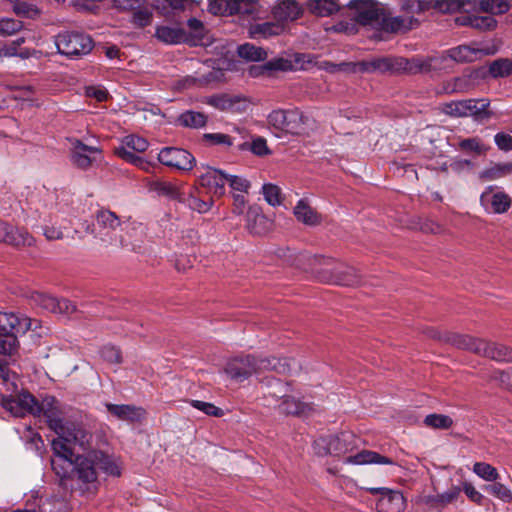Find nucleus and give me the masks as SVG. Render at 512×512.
I'll return each mask as SVG.
<instances>
[{
	"mask_svg": "<svg viewBox=\"0 0 512 512\" xmlns=\"http://www.w3.org/2000/svg\"><path fill=\"white\" fill-rule=\"evenodd\" d=\"M191 405L198 409L199 411H202L206 415L214 416V417H221L223 416L224 412L221 408L215 406L212 403L204 402L200 400H191Z\"/></svg>",
	"mask_w": 512,
	"mask_h": 512,
	"instance_id": "obj_54",
	"label": "nucleus"
},
{
	"mask_svg": "<svg viewBox=\"0 0 512 512\" xmlns=\"http://www.w3.org/2000/svg\"><path fill=\"white\" fill-rule=\"evenodd\" d=\"M55 44L60 54L70 58L87 55L93 48V41L88 35L76 32L58 34Z\"/></svg>",
	"mask_w": 512,
	"mask_h": 512,
	"instance_id": "obj_8",
	"label": "nucleus"
},
{
	"mask_svg": "<svg viewBox=\"0 0 512 512\" xmlns=\"http://www.w3.org/2000/svg\"><path fill=\"white\" fill-rule=\"evenodd\" d=\"M298 363L291 358L266 357L258 358L254 355H239L230 358L225 365L227 376L236 381L243 382L252 375L265 371H276L279 374H288L295 370Z\"/></svg>",
	"mask_w": 512,
	"mask_h": 512,
	"instance_id": "obj_2",
	"label": "nucleus"
},
{
	"mask_svg": "<svg viewBox=\"0 0 512 512\" xmlns=\"http://www.w3.org/2000/svg\"><path fill=\"white\" fill-rule=\"evenodd\" d=\"M261 192L263 194L265 201L269 205H271L273 207L282 205V203H283L282 190L278 185L273 184V183H265L262 186Z\"/></svg>",
	"mask_w": 512,
	"mask_h": 512,
	"instance_id": "obj_34",
	"label": "nucleus"
},
{
	"mask_svg": "<svg viewBox=\"0 0 512 512\" xmlns=\"http://www.w3.org/2000/svg\"><path fill=\"white\" fill-rule=\"evenodd\" d=\"M102 359L111 364H120L122 355L119 348L113 345H105L100 349Z\"/></svg>",
	"mask_w": 512,
	"mask_h": 512,
	"instance_id": "obj_51",
	"label": "nucleus"
},
{
	"mask_svg": "<svg viewBox=\"0 0 512 512\" xmlns=\"http://www.w3.org/2000/svg\"><path fill=\"white\" fill-rule=\"evenodd\" d=\"M282 398V402L278 405V410L282 414L300 416L310 410L308 404L292 396H283Z\"/></svg>",
	"mask_w": 512,
	"mask_h": 512,
	"instance_id": "obj_29",
	"label": "nucleus"
},
{
	"mask_svg": "<svg viewBox=\"0 0 512 512\" xmlns=\"http://www.w3.org/2000/svg\"><path fill=\"white\" fill-rule=\"evenodd\" d=\"M18 346L17 336L0 332V354L11 356Z\"/></svg>",
	"mask_w": 512,
	"mask_h": 512,
	"instance_id": "obj_50",
	"label": "nucleus"
},
{
	"mask_svg": "<svg viewBox=\"0 0 512 512\" xmlns=\"http://www.w3.org/2000/svg\"><path fill=\"white\" fill-rule=\"evenodd\" d=\"M349 8L357 11L356 21L361 25L381 26L384 19V10L377 6L373 0H351Z\"/></svg>",
	"mask_w": 512,
	"mask_h": 512,
	"instance_id": "obj_10",
	"label": "nucleus"
},
{
	"mask_svg": "<svg viewBox=\"0 0 512 512\" xmlns=\"http://www.w3.org/2000/svg\"><path fill=\"white\" fill-rule=\"evenodd\" d=\"M37 233H42L47 240H75L83 239V232H87L90 226H35Z\"/></svg>",
	"mask_w": 512,
	"mask_h": 512,
	"instance_id": "obj_16",
	"label": "nucleus"
},
{
	"mask_svg": "<svg viewBox=\"0 0 512 512\" xmlns=\"http://www.w3.org/2000/svg\"><path fill=\"white\" fill-rule=\"evenodd\" d=\"M96 152H98L96 148L87 146L80 141H76L71 155L72 162L80 168H87L92 162L89 154Z\"/></svg>",
	"mask_w": 512,
	"mask_h": 512,
	"instance_id": "obj_28",
	"label": "nucleus"
},
{
	"mask_svg": "<svg viewBox=\"0 0 512 512\" xmlns=\"http://www.w3.org/2000/svg\"><path fill=\"white\" fill-rule=\"evenodd\" d=\"M480 10L490 14H503L509 10V4L505 0H481Z\"/></svg>",
	"mask_w": 512,
	"mask_h": 512,
	"instance_id": "obj_40",
	"label": "nucleus"
},
{
	"mask_svg": "<svg viewBox=\"0 0 512 512\" xmlns=\"http://www.w3.org/2000/svg\"><path fill=\"white\" fill-rule=\"evenodd\" d=\"M178 122L181 126L188 128H202L207 123V116L201 112L188 110L183 112L178 117Z\"/></svg>",
	"mask_w": 512,
	"mask_h": 512,
	"instance_id": "obj_32",
	"label": "nucleus"
},
{
	"mask_svg": "<svg viewBox=\"0 0 512 512\" xmlns=\"http://www.w3.org/2000/svg\"><path fill=\"white\" fill-rule=\"evenodd\" d=\"M312 447L314 453L319 457L341 456L351 452L356 447V437L351 432L320 436L314 440Z\"/></svg>",
	"mask_w": 512,
	"mask_h": 512,
	"instance_id": "obj_6",
	"label": "nucleus"
},
{
	"mask_svg": "<svg viewBox=\"0 0 512 512\" xmlns=\"http://www.w3.org/2000/svg\"><path fill=\"white\" fill-rule=\"evenodd\" d=\"M480 201L487 211L493 213H504L511 204V199L506 193H493L491 190L483 192Z\"/></svg>",
	"mask_w": 512,
	"mask_h": 512,
	"instance_id": "obj_20",
	"label": "nucleus"
},
{
	"mask_svg": "<svg viewBox=\"0 0 512 512\" xmlns=\"http://www.w3.org/2000/svg\"><path fill=\"white\" fill-rule=\"evenodd\" d=\"M281 61H278V62H268V63H265L261 66H251L249 68V75L252 76V77H257L259 75H262L264 74L265 72L267 71H271V70H277V69H281Z\"/></svg>",
	"mask_w": 512,
	"mask_h": 512,
	"instance_id": "obj_62",
	"label": "nucleus"
},
{
	"mask_svg": "<svg viewBox=\"0 0 512 512\" xmlns=\"http://www.w3.org/2000/svg\"><path fill=\"white\" fill-rule=\"evenodd\" d=\"M366 490L372 495H381L376 503L377 512H402L405 509L406 501L399 491L384 487H371Z\"/></svg>",
	"mask_w": 512,
	"mask_h": 512,
	"instance_id": "obj_12",
	"label": "nucleus"
},
{
	"mask_svg": "<svg viewBox=\"0 0 512 512\" xmlns=\"http://www.w3.org/2000/svg\"><path fill=\"white\" fill-rule=\"evenodd\" d=\"M473 168V163L467 159H453L449 165L445 162L441 165L442 171H448V169L456 172L462 173L465 171H470Z\"/></svg>",
	"mask_w": 512,
	"mask_h": 512,
	"instance_id": "obj_53",
	"label": "nucleus"
},
{
	"mask_svg": "<svg viewBox=\"0 0 512 512\" xmlns=\"http://www.w3.org/2000/svg\"><path fill=\"white\" fill-rule=\"evenodd\" d=\"M496 52L494 48L490 47H474L469 45H461L452 48L448 51L449 57L460 63L474 62L481 59L483 56L493 55Z\"/></svg>",
	"mask_w": 512,
	"mask_h": 512,
	"instance_id": "obj_17",
	"label": "nucleus"
},
{
	"mask_svg": "<svg viewBox=\"0 0 512 512\" xmlns=\"http://www.w3.org/2000/svg\"><path fill=\"white\" fill-rule=\"evenodd\" d=\"M418 21L414 17H387L384 14L382 29L387 32H403L412 29Z\"/></svg>",
	"mask_w": 512,
	"mask_h": 512,
	"instance_id": "obj_26",
	"label": "nucleus"
},
{
	"mask_svg": "<svg viewBox=\"0 0 512 512\" xmlns=\"http://www.w3.org/2000/svg\"><path fill=\"white\" fill-rule=\"evenodd\" d=\"M459 148L466 152H474L478 155L484 154L488 148L476 137L463 139L459 142Z\"/></svg>",
	"mask_w": 512,
	"mask_h": 512,
	"instance_id": "obj_46",
	"label": "nucleus"
},
{
	"mask_svg": "<svg viewBox=\"0 0 512 512\" xmlns=\"http://www.w3.org/2000/svg\"><path fill=\"white\" fill-rule=\"evenodd\" d=\"M123 147L127 150L131 149L133 151L142 153L147 150L149 143L148 141L137 135H128L123 139Z\"/></svg>",
	"mask_w": 512,
	"mask_h": 512,
	"instance_id": "obj_48",
	"label": "nucleus"
},
{
	"mask_svg": "<svg viewBox=\"0 0 512 512\" xmlns=\"http://www.w3.org/2000/svg\"><path fill=\"white\" fill-rule=\"evenodd\" d=\"M346 464L352 465H365V464H383V465H394L393 459L383 456L378 452L371 450H362L355 455L347 457L344 461Z\"/></svg>",
	"mask_w": 512,
	"mask_h": 512,
	"instance_id": "obj_24",
	"label": "nucleus"
},
{
	"mask_svg": "<svg viewBox=\"0 0 512 512\" xmlns=\"http://www.w3.org/2000/svg\"><path fill=\"white\" fill-rule=\"evenodd\" d=\"M203 103L210 105L220 111L232 112V113H240L245 111L249 102L238 95H228V94H216L211 96H206L203 100Z\"/></svg>",
	"mask_w": 512,
	"mask_h": 512,
	"instance_id": "obj_15",
	"label": "nucleus"
},
{
	"mask_svg": "<svg viewBox=\"0 0 512 512\" xmlns=\"http://www.w3.org/2000/svg\"><path fill=\"white\" fill-rule=\"evenodd\" d=\"M23 24L20 20L13 18L0 19V35L9 36L21 30Z\"/></svg>",
	"mask_w": 512,
	"mask_h": 512,
	"instance_id": "obj_52",
	"label": "nucleus"
},
{
	"mask_svg": "<svg viewBox=\"0 0 512 512\" xmlns=\"http://www.w3.org/2000/svg\"><path fill=\"white\" fill-rule=\"evenodd\" d=\"M297 260V265L301 269L317 273L318 277L324 282L342 286H355L361 283L360 276L353 267L340 265L331 271H321L318 266L328 264L331 260L324 256L300 253Z\"/></svg>",
	"mask_w": 512,
	"mask_h": 512,
	"instance_id": "obj_4",
	"label": "nucleus"
},
{
	"mask_svg": "<svg viewBox=\"0 0 512 512\" xmlns=\"http://www.w3.org/2000/svg\"><path fill=\"white\" fill-rule=\"evenodd\" d=\"M199 183L202 187L208 189L214 196L220 197L225 193L226 174L214 168L198 175Z\"/></svg>",
	"mask_w": 512,
	"mask_h": 512,
	"instance_id": "obj_18",
	"label": "nucleus"
},
{
	"mask_svg": "<svg viewBox=\"0 0 512 512\" xmlns=\"http://www.w3.org/2000/svg\"><path fill=\"white\" fill-rule=\"evenodd\" d=\"M424 423L436 429H449L453 425V420L448 415L443 414H429L425 417Z\"/></svg>",
	"mask_w": 512,
	"mask_h": 512,
	"instance_id": "obj_42",
	"label": "nucleus"
},
{
	"mask_svg": "<svg viewBox=\"0 0 512 512\" xmlns=\"http://www.w3.org/2000/svg\"><path fill=\"white\" fill-rule=\"evenodd\" d=\"M0 242L14 246L31 245L32 237L25 226H0Z\"/></svg>",
	"mask_w": 512,
	"mask_h": 512,
	"instance_id": "obj_21",
	"label": "nucleus"
},
{
	"mask_svg": "<svg viewBox=\"0 0 512 512\" xmlns=\"http://www.w3.org/2000/svg\"><path fill=\"white\" fill-rule=\"evenodd\" d=\"M238 55L248 61H262L267 57V53L263 48L249 43L239 46Z\"/></svg>",
	"mask_w": 512,
	"mask_h": 512,
	"instance_id": "obj_35",
	"label": "nucleus"
},
{
	"mask_svg": "<svg viewBox=\"0 0 512 512\" xmlns=\"http://www.w3.org/2000/svg\"><path fill=\"white\" fill-rule=\"evenodd\" d=\"M2 407L15 417H23L26 414L40 416L39 401L28 391H21L14 397H4Z\"/></svg>",
	"mask_w": 512,
	"mask_h": 512,
	"instance_id": "obj_9",
	"label": "nucleus"
},
{
	"mask_svg": "<svg viewBox=\"0 0 512 512\" xmlns=\"http://www.w3.org/2000/svg\"><path fill=\"white\" fill-rule=\"evenodd\" d=\"M63 502L54 496L40 497L36 512H60Z\"/></svg>",
	"mask_w": 512,
	"mask_h": 512,
	"instance_id": "obj_44",
	"label": "nucleus"
},
{
	"mask_svg": "<svg viewBox=\"0 0 512 512\" xmlns=\"http://www.w3.org/2000/svg\"><path fill=\"white\" fill-rule=\"evenodd\" d=\"M70 444L62 440H52L51 443V466L65 489L78 490L82 495L95 494L99 486L97 469L111 476L121 475L111 456L100 450L75 454Z\"/></svg>",
	"mask_w": 512,
	"mask_h": 512,
	"instance_id": "obj_1",
	"label": "nucleus"
},
{
	"mask_svg": "<svg viewBox=\"0 0 512 512\" xmlns=\"http://www.w3.org/2000/svg\"><path fill=\"white\" fill-rule=\"evenodd\" d=\"M267 121L276 130L301 135L306 132L309 119L298 109H277L268 115Z\"/></svg>",
	"mask_w": 512,
	"mask_h": 512,
	"instance_id": "obj_7",
	"label": "nucleus"
},
{
	"mask_svg": "<svg viewBox=\"0 0 512 512\" xmlns=\"http://www.w3.org/2000/svg\"><path fill=\"white\" fill-rule=\"evenodd\" d=\"M226 182L229 183L233 193L236 194H247L251 186L246 178L236 175L226 174Z\"/></svg>",
	"mask_w": 512,
	"mask_h": 512,
	"instance_id": "obj_49",
	"label": "nucleus"
},
{
	"mask_svg": "<svg viewBox=\"0 0 512 512\" xmlns=\"http://www.w3.org/2000/svg\"><path fill=\"white\" fill-rule=\"evenodd\" d=\"M30 299L35 306H38L48 312L65 315H70L76 312V305L65 298L58 299L43 292H33Z\"/></svg>",
	"mask_w": 512,
	"mask_h": 512,
	"instance_id": "obj_13",
	"label": "nucleus"
},
{
	"mask_svg": "<svg viewBox=\"0 0 512 512\" xmlns=\"http://www.w3.org/2000/svg\"><path fill=\"white\" fill-rule=\"evenodd\" d=\"M488 102L485 99H468L455 101L445 105L444 112L455 117L475 116L478 119L487 118Z\"/></svg>",
	"mask_w": 512,
	"mask_h": 512,
	"instance_id": "obj_11",
	"label": "nucleus"
},
{
	"mask_svg": "<svg viewBox=\"0 0 512 512\" xmlns=\"http://www.w3.org/2000/svg\"><path fill=\"white\" fill-rule=\"evenodd\" d=\"M512 174V162L495 163L480 172V178L493 181Z\"/></svg>",
	"mask_w": 512,
	"mask_h": 512,
	"instance_id": "obj_30",
	"label": "nucleus"
},
{
	"mask_svg": "<svg viewBox=\"0 0 512 512\" xmlns=\"http://www.w3.org/2000/svg\"><path fill=\"white\" fill-rule=\"evenodd\" d=\"M294 215L303 224H316L322 221L321 216L309 205L305 199H301L294 207Z\"/></svg>",
	"mask_w": 512,
	"mask_h": 512,
	"instance_id": "obj_27",
	"label": "nucleus"
},
{
	"mask_svg": "<svg viewBox=\"0 0 512 512\" xmlns=\"http://www.w3.org/2000/svg\"><path fill=\"white\" fill-rule=\"evenodd\" d=\"M151 20L152 11L150 9H139L133 13L132 22L139 27H144L150 24Z\"/></svg>",
	"mask_w": 512,
	"mask_h": 512,
	"instance_id": "obj_59",
	"label": "nucleus"
},
{
	"mask_svg": "<svg viewBox=\"0 0 512 512\" xmlns=\"http://www.w3.org/2000/svg\"><path fill=\"white\" fill-rule=\"evenodd\" d=\"M39 410L40 415L46 418L48 427L58 435L55 440L77 444L83 448L89 442L90 434L81 424L64 419L59 401L54 396H45L39 402Z\"/></svg>",
	"mask_w": 512,
	"mask_h": 512,
	"instance_id": "obj_3",
	"label": "nucleus"
},
{
	"mask_svg": "<svg viewBox=\"0 0 512 512\" xmlns=\"http://www.w3.org/2000/svg\"><path fill=\"white\" fill-rule=\"evenodd\" d=\"M460 492H461V488L452 487L451 489L445 491L444 493L438 494L434 500H435V502L442 504V505L449 504L458 498V496L460 495Z\"/></svg>",
	"mask_w": 512,
	"mask_h": 512,
	"instance_id": "obj_61",
	"label": "nucleus"
},
{
	"mask_svg": "<svg viewBox=\"0 0 512 512\" xmlns=\"http://www.w3.org/2000/svg\"><path fill=\"white\" fill-rule=\"evenodd\" d=\"M105 407L110 414L122 421L139 422L146 414L142 407L131 404L106 403Z\"/></svg>",
	"mask_w": 512,
	"mask_h": 512,
	"instance_id": "obj_19",
	"label": "nucleus"
},
{
	"mask_svg": "<svg viewBox=\"0 0 512 512\" xmlns=\"http://www.w3.org/2000/svg\"><path fill=\"white\" fill-rule=\"evenodd\" d=\"M495 144L497 147L502 151H511L512 150V136L504 133L499 132L494 137Z\"/></svg>",
	"mask_w": 512,
	"mask_h": 512,
	"instance_id": "obj_63",
	"label": "nucleus"
},
{
	"mask_svg": "<svg viewBox=\"0 0 512 512\" xmlns=\"http://www.w3.org/2000/svg\"><path fill=\"white\" fill-rule=\"evenodd\" d=\"M156 37L167 44H178L184 40V32L181 29L168 26H159L156 29Z\"/></svg>",
	"mask_w": 512,
	"mask_h": 512,
	"instance_id": "obj_33",
	"label": "nucleus"
},
{
	"mask_svg": "<svg viewBox=\"0 0 512 512\" xmlns=\"http://www.w3.org/2000/svg\"><path fill=\"white\" fill-rule=\"evenodd\" d=\"M203 138L212 145H221L230 147L234 143V139L223 133H205Z\"/></svg>",
	"mask_w": 512,
	"mask_h": 512,
	"instance_id": "obj_56",
	"label": "nucleus"
},
{
	"mask_svg": "<svg viewBox=\"0 0 512 512\" xmlns=\"http://www.w3.org/2000/svg\"><path fill=\"white\" fill-rule=\"evenodd\" d=\"M469 0H436L433 7L442 13H452L464 8Z\"/></svg>",
	"mask_w": 512,
	"mask_h": 512,
	"instance_id": "obj_41",
	"label": "nucleus"
},
{
	"mask_svg": "<svg viewBox=\"0 0 512 512\" xmlns=\"http://www.w3.org/2000/svg\"><path fill=\"white\" fill-rule=\"evenodd\" d=\"M447 340L457 348L471 351L497 362H512V348L507 345L462 334H452Z\"/></svg>",
	"mask_w": 512,
	"mask_h": 512,
	"instance_id": "obj_5",
	"label": "nucleus"
},
{
	"mask_svg": "<svg viewBox=\"0 0 512 512\" xmlns=\"http://www.w3.org/2000/svg\"><path fill=\"white\" fill-rule=\"evenodd\" d=\"M473 472L485 481H496L500 475L495 467L486 462H476L473 465Z\"/></svg>",
	"mask_w": 512,
	"mask_h": 512,
	"instance_id": "obj_37",
	"label": "nucleus"
},
{
	"mask_svg": "<svg viewBox=\"0 0 512 512\" xmlns=\"http://www.w3.org/2000/svg\"><path fill=\"white\" fill-rule=\"evenodd\" d=\"M284 29V24L278 21L253 24L249 27V35L253 39H267L272 36L280 35Z\"/></svg>",
	"mask_w": 512,
	"mask_h": 512,
	"instance_id": "obj_25",
	"label": "nucleus"
},
{
	"mask_svg": "<svg viewBox=\"0 0 512 512\" xmlns=\"http://www.w3.org/2000/svg\"><path fill=\"white\" fill-rule=\"evenodd\" d=\"M117 154L119 155V157H121L128 163H131L145 171H148L150 168V163L148 161H146L143 157H140L134 154L133 152L127 150L124 147L119 148L117 150Z\"/></svg>",
	"mask_w": 512,
	"mask_h": 512,
	"instance_id": "obj_43",
	"label": "nucleus"
},
{
	"mask_svg": "<svg viewBox=\"0 0 512 512\" xmlns=\"http://www.w3.org/2000/svg\"><path fill=\"white\" fill-rule=\"evenodd\" d=\"M301 12V7L295 0H281L272 9L274 18L282 24L296 20Z\"/></svg>",
	"mask_w": 512,
	"mask_h": 512,
	"instance_id": "obj_22",
	"label": "nucleus"
},
{
	"mask_svg": "<svg viewBox=\"0 0 512 512\" xmlns=\"http://www.w3.org/2000/svg\"><path fill=\"white\" fill-rule=\"evenodd\" d=\"M233 6L230 10L232 14H255L259 10V2L257 0H233Z\"/></svg>",
	"mask_w": 512,
	"mask_h": 512,
	"instance_id": "obj_39",
	"label": "nucleus"
},
{
	"mask_svg": "<svg viewBox=\"0 0 512 512\" xmlns=\"http://www.w3.org/2000/svg\"><path fill=\"white\" fill-rule=\"evenodd\" d=\"M431 59H420V58H413L409 62L408 69L410 71L414 72H425L429 71L431 68Z\"/></svg>",
	"mask_w": 512,
	"mask_h": 512,
	"instance_id": "obj_64",
	"label": "nucleus"
},
{
	"mask_svg": "<svg viewBox=\"0 0 512 512\" xmlns=\"http://www.w3.org/2000/svg\"><path fill=\"white\" fill-rule=\"evenodd\" d=\"M462 490L472 502L477 505L483 504L485 497L470 482H464Z\"/></svg>",
	"mask_w": 512,
	"mask_h": 512,
	"instance_id": "obj_60",
	"label": "nucleus"
},
{
	"mask_svg": "<svg viewBox=\"0 0 512 512\" xmlns=\"http://www.w3.org/2000/svg\"><path fill=\"white\" fill-rule=\"evenodd\" d=\"M364 70L366 71H380L386 72L394 68V60L391 58H378L369 62L363 63Z\"/></svg>",
	"mask_w": 512,
	"mask_h": 512,
	"instance_id": "obj_47",
	"label": "nucleus"
},
{
	"mask_svg": "<svg viewBox=\"0 0 512 512\" xmlns=\"http://www.w3.org/2000/svg\"><path fill=\"white\" fill-rule=\"evenodd\" d=\"M115 226H90L87 232H83V238L86 235H92L93 238L100 237V240L104 243H112L114 241L113 236L116 232Z\"/></svg>",
	"mask_w": 512,
	"mask_h": 512,
	"instance_id": "obj_36",
	"label": "nucleus"
},
{
	"mask_svg": "<svg viewBox=\"0 0 512 512\" xmlns=\"http://www.w3.org/2000/svg\"><path fill=\"white\" fill-rule=\"evenodd\" d=\"M431 3L424 0H402L401 8L408 13H421L429 9Z\"/></svg>",
	"mask_w": 512,
	"mask_h": 512,
	"instance_id": "obj_55",
	"label": "nucleus"
},
{
	"mask_svg": "<svg viewBox=\"0 0 512 512\" xmlns=\"http://www.w3.org/2000/svg\"><path fill=\"white\" fill-rule=\"evenodd\" d=\"M497 21L492 15L478 16L470 19V25L482 30H491L496 27Z\"/></svg>",
	"mask_w": 512,
	"mask_h": 512,
	"instance_id": "obj_58",
	"label": "nucleus"
},
{
	"mask_svg": "<svg viewBox=\"0 0 512 512\" xmlns=\"http://www.w3.org/2000/svg\"><path fill=\"white\" fill-rule=\"evenodd\" d=\"M160 163L178 170H191L195 164V158L187 150L165 147L158 154Z\"/></svg>",
	"mask_w": 512,
	"mask_h": 512,
	"instance_id": "obj_14",
	"label": "nucleus"
},
{
	"mask_svg": "<svg viewBox=\"0 0 512 512\" xmlns=\"http://www.w3.org/2000/svg\"><path fill=\"white\" fill-rule=\"evenodd\" d=\"M489 73L494 77H505L512 73V62L508 59H499L489 66Z\"/></svg>",
	"mask_w": 512,
	"mask_h": 512,
	"instance_id": "obj_45",
	"label": "nucleus"
},
{
	"mask_svg": "<svg viewBox=\"0 0 512 512\" xmlns=\"http://www.w3.org/2000/svg\"><path fill=\"white\" fill-rule=\"evenodd\" d=\"M492 484L484 487L485 491L505 503L512 502V491L504 484L492 481Z\"/></svg>",
	"mask_w": 512,
	"mask_h": 512,
	"instance_id": "obj_38",
	"label": "nucleus"
},
{
	"mask_svg": "<svg viewBox=\"0 0 512 512\" xmlns=\"http://www.w3.org/2000/svg\"><path fill=\"white\" fill-rule=\"evenodd\" d=\"M29 328L28 319L19 318L15 313L0 312V332L17 336Z\"/></svg>",
	"mask_w": 512,
	"mask_h": 512,
	"instance_id": "obj_23",
	"label": "nucleus"
},
{
	"mask_svg": "<svg viewBox=\"0 0 512 512\" xmlns=\"http://www.w3.org/2000/svg\"><path fill=\"white\" fill-rule=\"evenodd\" d=\"M336 0H309L308 9L315 15L326 17L339 10Z\"/></svg>",
	"mask_w": 512,
	"mask_h": 512,
	"instance_id": "obj_31",
	"label": "nucleus"
},
{
	"mask_svg": "<svg viewBox=\"0 0 512 512\" xmlns=\"http://www.w3.org/2000/svg\"><path fill=\"white\" fill-rule=\"evenodd\" d=\"M233 0H211L209 2V11L214 15L229 14L232 9Z\"/></svg>",
	"mask_w": 512,
	"mask_h": 512,
	"instance_id": "obj_57",
	"label": "nucleus"
}]
</instances>
